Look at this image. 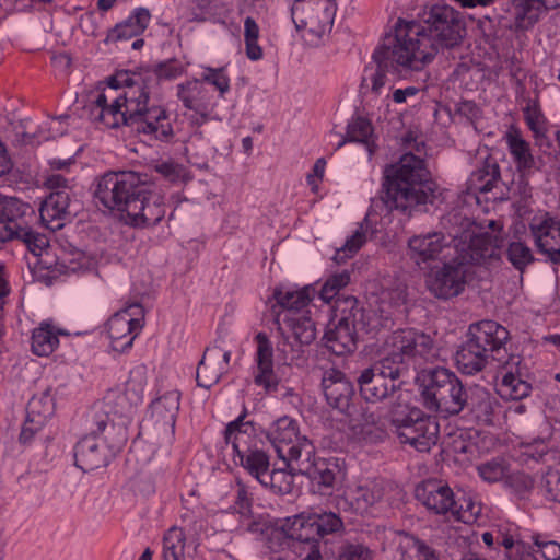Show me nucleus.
<instances>
[{
    "label": "nucleus",
    "mask_w": 560,
    "mask_h": 560,
    "mask_svg": "<svg viewBox=\"0 0 560 560\" xmlns=\"http://www.w3.org/2000/svg\"><path fill=\"white\" fill-rule=\"evenodd\" d=\"M454 247L457 259L464 264L485 265L500 258L498 238L489 233L470 236L468 242H459Z\"/></svg>",
    "instance_id": "nucleus-24"
},
{
    "label": "nucleus",
    "mask_w": 560,
    "mask_h": 560,
    "mask_svg": "<svg viewBox=\"0 0 560 560\" xmlns=\"http://www.w3.org/2000/svg\"><path fill=\"white\" fill-rule=\"evenodd\" d=\"M481 513V508L470 497H455V506L450 511V515L463 523L474 522Z\"/></svg>",
    "instance_id": "nucleus-49"
},
{
    "label": "nucleus",
    "mask_w": 560,
    "mask_h": 560,
    "mask_svg": "<svg viewBox=\"0 0 560 560\" xmlns=\"http://www.w3.org/2000/svg\"><path fill=\"white\" fill-rule=\"evenodd\" d=\"M524 117L529 129L539 135L545 130V118L536 104H528L524 109Z\"/></svg>",
    "instance_id": "nucleus-61"
},
{
    "label": "nucleus",
    "mask_w": 560,
    "mask_h": 560,
    "mask_svg": "<svg viewBox=\"0 0 560 560\" xmlns=\"http://www.w3.org/2000/svg\"><path fill=\"white\" fill-rule=\"evenodd\" d=\"M200 81L215 86L221 93L229 89V80L221 69L207 68Z\"/></svg>",
    "instance_id": "nucleus-63"
},
{
    "label": "nucleus",
    "mask_w": 560,
    "mask_h": 560,
    "mask_svg": "<svg viewBox=\"0 0 560 560\" xmlns=\"http://www.w3.org/2000/svg\"><path fill=\"white\" fill-rule=\"evenodd\" d=\"M371 551L361 544H346L340 547L338 560H370Z\"/></svg>",
    "instance_id": "nucleus-60"
},
{
    "label": "nucleus",
    "mask_w": 560,
    "mask_h": 560,
    "mask_svg": "<svg viewBox=\"0 0 560 560\" xmlns=\"http://www.w3.org/2000/svg\"><path fill=\"white\" fill-rule=\"evenodd\" d=\"M153 170L168 183L186 182L189 179L186 168L173 161H163L156 163Z\"/></svg>",
    "instance_id": "nucleus-54"
},
{
    "label": "nucleus",
    "mask_w": 560,
    "mask_h": 560,
    "mask_svg": "<svg viewBox=\"0 0 560 560\" xmlns=\"http://www.w3.org/2000/svg\"><path fill=\"white\" fill-rule=\"evenodd\" d=\"M155 75L153 84H158L161 79L171 80L182 74L183 67L177 60L171 59L160 62L153 69H149Z\"/></svg>",
    "instance_id": "nucleus-58"
},
{
    "label": "nucleus",
    "mask_w": 560,
    "mask_h": 560,
    "mask_svg": "<svg viewBox=\"0 0 560 560\" xmlns=\"http://www.w3.org/2000/svg\"><path fill=\"white\" fill-rule=\"evenodd\" d=\"M509 330L493 320H481L469 325L465 341L455 353L458 371L465 375H476L483 371L490 361H503Z\"/></svg>",
    "instance_id": "nucleus-3"
},
{
    "label": "nucleus",
    "mask_w": 560,
    "mask_h": 560,
    "mask_svg": "<svg viewBox=\"0 0 560 560\" xmlns=\"http://www.w3.org/2000/svg\"><path fill=\"white\" fill-rule=\"evenodd\" d=\"M390 422L399 442L418 452H430L440 438L438 420L416 407L405 411L392 410Z\"/></svg>",
    "instance_id": "nucleus-8"
},
{
    "label": "nucleus",
    "mask_w": 560,
    "mask_h": 560,
    "mask_svg": "<svg viewBox=\"0 0 560 560\" xmlns=\"http://www.w3.org/2000/svg\"><path fill=\"white\" fill-rule=\"evenodd\" d=\"M506 141L510 153L516 164L522 177H527L538 170L536 161L530 152L529 143L522 138L518 131L506 133Z\"/></svg>",
    "instance_id": "nucleus-35"
},
{
    "label": "nucleus",
    "mask_w": 560,
    "mask_h": 560,
    "mask_svg": "<svg viewBox=\"0 0 560 560\" xmlns=\"http://www.w3.org/2000/svg\"><path fill=\"white\" fill-rule=\"evenodd\" d=\"M361 396L371 402L383 400L398 401L401 399L402 382H395L369 368L361 372L358 377Z\"/></svg>",
    "instance_id": "nucleus-21"
},
{
    "label": "nucleus",
    "mask_w": 560,
    "mask_h": 560,
    "mask_svg": "<svg viewBox=\"0 0 560 560\" xmlns=\"http://www.w3.org/2000/svg\"><path fill=\"white\" fill-rule=\"evenodd\" d=\"M464 262L454 258L430 272L427 279L428 290L438 299L448 300L459 295L466 285Z\"/></svg>",
    "instance_id": "nucleus-14"
},
{
    "label": "nucleus",
    "mask_w": 560,
    "mask_h": 560,
    "mask_svg": "<svg viewBox=\"0 0 560 560\" xmlns=\"http://www.w3.org/2000/svg\"><path fill=\"white\" fill-rule=\"evenodd\" d=\"M535 553H539L546 560H560V544L555 540L535 538Z\"/></svg>",
    "instance_id": "nucleus-62"
},
{
    "label": "nucleus",
    "mask_w": 560,
    "mask_h": 560,
    "mask_svg": "<svg viewBox=\"0 0 560 560\" xmlns=\"http://www.w3.org/2000/svg\"><path fill=\"white\" fill-rule=\"evenodd\" d=\"M366 236L362 229H358L349 238H347L345 245L337 249L334 259L340 264L346 259L352 257L365 243Z\"/></svg>",
    "instance_id": "nucleus-55"
},
{
    "label": "nucleus",
    "mask_w": 560,
    "mask_h": 560,
    "mask_svg": "<svg viewBox=\"0 0 560 560\" xmlns=\"http://www.w3.org/2000/svg\"><path fill=\"white\" fill-rule=\"evenodd\" d=\"M283 532L285 536L292 540H296L300 542L306 544H318L319 536L315 528V522L312 518V515H298L292 521H288V523L283 526Z\"/></svg>",
    "instance_id": "nucleus-39"
},
{
    "label": "nucleus",
    "mask_w": 560,
    "mask_h": 560,
    "mask_svg": "<svg viewBox=\"0 0 560 560\" xmlns=\"http://www.w3.org/2000/svg\"><path fill=\"white\" fill-rule=\"evenodd\" d=\"M355 316L358 319V327L361 332H380L382 329H390L394 325V312L380 305L378 313L376 311H365L359 305L355 299L353 305Z\"/></svg>",
    "instance_id": "nucleus-36"
},
{
    "label": "nucleus",
    "mask_w": 560,
    "mask_h": 560,
    "mask_svg": "<svg viewBox=\"0 0 560 560\" xmlns=\"http://www.w3.org/2000/svg\"><path fill=\"white\" fill-rule=\"evenodd\" d=\"M529 231L539 253L553 264H560V220L545 212L529 223Z\"/></svg>",
    "instance_id": "nucleus-17"
},
{
    "label": "nucleus",
    "mask_w": 560,
    "mask_h": 560,
    "mask_svg": "<svg viewBox=\"0 0 560 560\" xmlns=\"http://www.w3.org/2000/svg\"><path fill=\"white\" fill-rule=\"evenodd\" d=\"M416 498L430 512L436 515H450L455 506V494L442 480L429 479L417 486Z\"/></svg>",
    "instance_id": "nucleus-25"
},
{
    "label": "nucleus",
    "mask_w": 560,
    "mask_h": 560,
    "mask_svg": "<svg viewBox=\"0 0 560 560\" xmlns=\"http://www.w3.org/2000/svg\"><path fill=\"white\" fill-rule=\"evenodd\" d=\"M270 470V458L265 452L253 451L247 455V474L261 486Z\"/></svg>",
    "instance_id": "nucleus-50"
},
{
    "label": "nucleus",
    "mask_w": 560,
    "mask_h": 560,
    "mask_svg": "<svg viewBox=\"0 0 560 560\" xmlns=\"http://www.w3.org/2000/svg\"><path fill=\"white\" fill-rule=\"evenodd\" d=\"M244 427L245 407L235 420L226 424L224 430L225 446L223 447V456L224 462L231 471L235 468L244 467V452L238 443V436L245 433Z\"/></svg>",
    "instance_id": "nucleus-31"
},
{
    "label": "nucleus",
    "mask_w": 560,
    "mask_h": 560,
    "mask_svg": "<svg viewBox=\"0 0 560 560\" xmlns=\"http://www.w3.org/2000/svg\"><path fill=\"white\" fill-rule=\"evenodd\" d=\"M350 282V273L347 270L330 276L318 292L319 298L329 303L341 289Z\"/></svg>",
    "instance_id": "nucleus-52"
},
{
    "label": "nucleus",
    "mask_w": 560,
    "mask_h": 560,
    "mask_svg": "<svg viewBox=\"0 0 560 560\" xmlns=\"http://www.w3.org/2000/svg\"><path fill=\"white\" fill-rule=\"evenodd\" d=\"M125 126L131 128V131L143 133L150 139L160 141H170L174 137L166 110L156 105L139 109L137 113L127 115L122 118Z\"/></svg>",
    "instance_id": "nucleus-12"
},
{
    "label": "nucleus",
    "mask_w": 560,
    "mask_h": 560,
    "mask_svg": "<svg viewBox=\"0 0 560 560\" xmlns=\"http://www.w3.org/2000/svg\"><path fill=\"white\" fill-rule=\"evenodd\" d=\"M322 387L329 406L349 417L353 416L354 406L351 400L354 389L342 372L336 369L326 371L322 378Z\"/></svg>",
    "instance_id": "nucleus-23"
},
{
    "label": "nucleus",
    "mask_w": 560,
    "mask_h": 560,
    "mask_svg": "<svg viewBox=\"0 0 560 560\" xmlns=\"http://www.w3.org/2000/svg\"><path fill=\"white\" fill-rule=\"evenodd\" d=\"M500 182V167L493 160H486L483 165L471 173L468 179L470 189L479 192L491 191Z\"/></svg>",
    "instance_id": "nucleus-40"
},
{
    "label": "nucleus",
    "mask_w": 560,
    "mask_h": 560,
    "mask_svg": "<svg viewBox=\"0 0 560 560\" xmlns=\"http://www.w3.org/2000/svg\"><path fill=\"white\" fill-rule=\"evenodd\" d=\"M373 135V127L371 122L363 117L352 118L347 127L346 138L338 147H341L345 142H359L365 144L369 155L371 156L374 152V145L371 143V137Z\"/></svg>",
    "instance_id": "nucleus-43"
},
{
    "label": "nucleus",
    "mask_w": 560,
    "mask_h": 560,
    "mask_svg": "<svg viewBox=\"0 0 560 560\" xmlns=\"http://www.w3.org/2000/svg\"><path fill=\"white\" fill-rule=\"evenodd\" d=\"M59 343L57 335L49 325H40L32 334V351L38 357H48Z\"/></svg>",
    "instance_id": "nucleus-45"
},
{
    "label": "nucleus",
    "mask_w": 560,
    "mask_h": 560,
    "mask_svg": "<svg viewBox=\"0 0 560 560\" xmlns=\"http://www.w3.org/2000/svg\"><path fill=\"white\" fill-rule=\"evenodd\" d=\"M145 189L138 173L110 172L98 180L94 195L104 207L126 214L127 220L131 213H137Z\"/></svg>",
    "instance_id": "nucleus-6"
},
{
    "label": "nucleus",
    "mask_w": 560,
    "mask_h": 560,
    "mask_svg": "<svg viewBox=\"0 0 560 560\" xmlns=\"http://www.w3.org/2000/svg\"><path fill=\"white\" fill-rule=\"evenodd\" d=\"M185 534L180 528L172 527L163 539L162 560H183L185 550Z\"/></svg>",
    "instance_id": "nucleus-46"
},
{
    "label": "nucleus",
    "mask_w": 560,
    "mask_h": 560,
    "mask_svg": "<svg viewBox=\"0 0 560 560\" xmlns=\"http://www.w3.org/2000/svg\"><path fill=\"white\" fill-rule=\"evenodd\" d=\"M151 19V14L145 8H138L133 14L125 22L117 24L109 31L106 40L117 42L129 39L144 32Z\"/></svg>",
    "instance_id": "nucleus-37"
},
{
    "label": "nucleus",
    "mask_w": 560,
    "mask_h": 560,
    "mask_svg": "<svg viewBox=\"0 0 560 560\" xmlns=\"http://www.w3.org/2000/svg\"><path fill=\"white\" fill-rule=\"evenodd\" d=\"M450 249L447 236L442 232H429L410 237L407 254L419 268H423L422 265L427 267L436 259L447 258Z\"/></svg>",
    "instance_id": "nucleus-18"
},
{
    "label": "nucleus",
    "mask_w": 560,
    "mask_h": 560,
    "mask_svg": "<svg viewBox=\"0 0 560 560\" xmlns=\"http://www.w3.org/2000/svg\"><path fill=\"white\" fill-rule=\"evenodd\" d=\"M508 466L502 459H492L478 466L479 476L488 482H497L506 475Z\"/></svg>",
    "instance_id": "nucleus-56"
},
{
    "label": "nucleus",
    "mask_w": 560,
    "mask_h": 560,
    "mask_svg": "<svg viewBox=\"0 0 560 560\" xmlns=\"http://www.w3.org/2000/svg\"><path fill=\"white\" fill-rule=\"evenodd\" d=\"M42 222L50 230H59L72 217L71 192L67 189L51 191L39 208Z\"/></svg>",
    "instance_id": "nucleus-27"
},
{
    "label": "nucleus",
    "mask_w": 560,
    "mask_h": 560,
    "mask_svg": "<svg viewBox=\"0 0 560 560\" xmlns=\"http://www.w3.org/2000/svg\"><path fill=\"white\" fill-rule=\"evenodd\" d=\"M407 301V285L396 279H388L380 294L381 306L392 311L401 307Z\"/></svg>",
    "instance_id": "nucleus-44"
},
{
    "label": "nucleus",
    "mask_w": 560,
    "mask_h": 560,
    "mask_svg": "<svg viewBox=\"0 0 560 560\" xmlns=\"http://www.w3.org/2000/svg\"><path fill=\"white\" fill-rule=\"evenodd\" d=\"M55 412V399L51 389L47 388L39 395H34L27 404L26 416L28 423L42 428Z\"/></svg>",
    "instance_id": "nucleus-38"
},
{
    "label": "nucleus",
    "mask_w": 560,
    "mask_h": 560,
    "mask_svg": "<svg viewBox=\"0 0 560 560\" xmlns=\"http://www.w3.org/2000/svg\"><path fill=\"white\" fill-rule=\"evenodd\" d=\"M355 298L348 296L337 301L336 310L340 313L337 324L325 334L326 346L337 355L353 352L361 334L353 308Z\"/></svg>",
    "instance_id": "nucleus-10"
},
{
    "label": "nucleus",
    "mask_w": 560,
    "mask_h": 560,
    "mask_svg": "<svg viewBox=\"0 0 560 560\" xmlns=\"http://www.w3.org/2000/svg\"><path fill=\"white\" fill-rule=\"evenodd\" d=\"M0 228H2L3 243L13 238L21 240L35 256H40L49 245L46 235L34 232L30 228L20 226L15 220H9L8 224Z\"/></svg>",
    "instance_id": "nucleus-34"
},
{
    "label": "nucleus",
    "mask_w": 560,
    "mask_h": 560,
    "mask_svg": "<svg viewBox=\"0 0 560 560\" xmlns=\"http://www.w3.org/2000/svg\"><path fill=\"white\" fill-rule=\"evenodd\" d=\"M317 291L312 285L300 290L278 288L273 292L277 303L283 308L279 316L303 314V310L314 299Z\"/></svg>",
    "instance_id": "nucleus-33"
},
{
    "label": "nucleus",
    "mask_w": 560,
    "mask_h": 560,
    "mask_svg": "<svg viewBox=\"0 0 560 560\" xmlns=\"http://www.w3.org/2000/svg\"><path fill=\"white\" fill-rule=\"evenodd\" d=\"M154 81L155 75L151 73L149 68H141L138 72H133L131 80L125 86L124 94L114 101V107L110 109L114 113L113 115L124 118L141 108H145Z\"/></svg>",
    "instance_id": "nucleus-13"
},
{
    "label": "nucleus",
    "mask_w": 560,
    "mask_h": 560,
    "mask_svg": "<svg viewBox=\"0 0 560 560\" xmlns=\"http://www.w3.org/2000/svg\"><path fill=\"white\" fill-rule=\"evenodd\" d=\"M545 4L541 0H513L511 13L518 27H528L537 22Z\"/></svg>",
    "instance_id": "nucleus-41"
},
{
    "label": "nucleus",
    "mask_w": 560,
    "mask_h": 560,
    "mask_svg": "<svg viewBox=\"0 0 560 560\" xmlns=\"http://www.w3.org/2000/svg\"><path fill=\"white\" fill-rule=\"evenodd\" d=\"M179 409V394L170 392L155 399L150 406V416L144 420L149 429L173 432Z\"/></svg>",
    "instance_id": "nucleus-28"
},
{
    "label": "nucleus",
    "mask_w": 560,
    "mask_h": 560,
    "mask_svg": "<svg viewBox=\"0 0 560 560\" xmlns=\"http://www.w3.org/2000/svg\"><path fill=\"white\" fill-rule=\"evenodd\" d=\"M270 441L278 456L288 463L291 470L302 458L315 455L313 443L300 434L298 423L289 417L277 420Z\"/></svg>",
    "instance_id": "nucleus-9"
},
{
    "label": "nucleus",
    "mask_w": 560,
    "mask_h": 560,
    "mask_svg": "<svg viewBox=\"0 0 560 560\" xmlns=\"http://www.w3.org/2000/svg\"><path fill=\"white\" fill-rule=\"evenodd\" d=\"M541 487L546 499L560 503V471L548 470L542 477Z\"/></svg>",
    "instance_id": "nucleus-59"
},
{
    "label": "nucleus",
    "mask_w": 560,
    "mask_h": 560,
    "mask_svg": "<svg viewBox=\"0 0 560 560\" xmlns=\"http://www.w3.org/2000/svg\"><path fill=\"white\" fill-rule=\"evenodd\" d=\"M498 399L483 386L466 385L456 416L465 412L476 423L489 425L493 423Z\"/></svg>",
    "instance_id": "nucleus-16"
},
{
    "label": "nucleus",
    "mask_w": 560,
    "mask_h": 560,
    "mask_svg": "<svg viewBox=\"0 0 560 560\" xmlns=\"http://www.w3.org/2000/svg\"><path fill=\"white\" fill-rule=\"evenodd\" d=\"M177 96L187 109L200 117L196 118V124L205 122L213 110V94L202 81L192 80L179 84Z\"/></svg>",
    "instance_id": "nucleus-26"
},
{
    "label": "nucleus",
    "mask_w": 560,
    "mask_h": 560,
    "mask_svg": "<svg viewBox=\"0 0 560 560\" xmlns=\"http://www.w3.org/2000/svg\"><path fill=\"white\" fill-rule=\"evenodd\" d=\"M434 342L430 335L413 328L397 329L384 340L385 354L371 368L395 382L409 370L415 358L433 357Z\"/></svg>",
    "instance_id": "nucleus-4"
},
{
    "label": "nucleus",
    "mask_w": 560,
    "mask_h": 560,
    "mask_svg": "<svg viewBox=\"0 0 560 560\" xmlns=\"http://www.w3.org/2000/svg\"><path fill=\"white\" fill-rule=\"evenodd\" d=\"M292 470L307 476L323 492L331 490L345 476L337 459H316L314 455L302 458Z\"/></svg>",
    "instance_id": "nucleus-20"
},
{
    "label": "nucleus",
    "mask_w": 560,
    "mask_h": 560,
    "mask_svg": "<svg viewBox=\"0 0 560 560\" xmlns=\"http://www.w3.org/2000/svg\"><path fill=\"white\" fill-rule=\"evenodd\" d=\"M506 257L512 266L521 273L535 260L530 247L521 241L511 242L509 244Z\"/></svg>",
    "instance_id": "nucleus-48"
},
{
    "label": "nucleus",
    "mask_w": 560,
    "mask_h": 560,
    "mask_svg": "<svg viewBox=\"0 0 560 560\" xmlns=\"http://www.w3.org/2000/svg\"><path fill=\"white\" fill-rule=\"evenodd\" d=\"M422 405L443 417L456 416L466 384L451 370L433 368L423 370L418 377Z\"/></svg>",
    "instance_id": "nucleus-5"
},
{
    "label": "nucleus",
    "mask_w": 560,
    "mask_h": 560,
    "mask_svg": "<svg viewBox=\"0 0 560 560\" xmlns=\"http://www.w3.org/2000/svg\"><path fill=\"white\" fill-rule=\"evenodd\" d=\"M399 560H430L431 549L415 536H406L399 545Z\"/></svg>",
    "instance_id": "nucleus-47"
},
{
    "label": "nucleus",
    "mask_w": 560,
    "mask_h": 560,
    "mask_svg": "<svg viewBox=\"0 0 560 560\" xmlns=\"http://www.w3.org/2000/svg\"><path fill=\"white\" fill-rule=\"evenodd\" d=\"M311 515L315 522V528L319 539L326 535L335 534L343 528L341 518L334 512L313 513Z\"/></svg>",
    "instance_id": "nucleus-51"
},
{
    "label": "nucleus",
    "mask_w": 560,
    "mask_h": 560,
    "mask_svg": "<svg viewBox=\"0 0 560 560\" xmlns=\"http://www.w3.org/2000/svg\"><path fill=\"white\" fill-rule=\"evenodd\" d=\"M230 359V352L219 347L207 348L200 360L196 380L200 387L210 388L217 384L223 375Z\"/></svg>",
    "instance_id": "nucleus-29"
},
{
    "label": "nucleus",
    "mask_w": 560,
    "mask_h": 560,
    "mask_svg": "<svg viewBox=\"0 0 560 560\" xmlns=\"http://www.w3.org/2000/svg\"><path fill=\"white\" fill-rule=\"evenodd\" d=\"M337 5L332 0H295L291 18L300 37L318 46L332 28Z\"/></svg>",
    "instance_id": "nucleus-7"
},
{
    "label": "nucleus",
    "mask_w": 560,
    "mask_h": 560,
    "mask_svg": "<svg viewBox=\"0 0 560 560\" xmlns=\"http://www.w3.org/2000/svg\"><path fill=\"white\" fill-rule=\"evenodd\" d=\"M383 186L386 206L409 215L413 211H425L438 198V184L425 160L411 152L384 168Z\"/></svg>",
    "instance_id": "nucleus-2"
},
{
    "label": "nucleus",
    "mask_w": 560,
    "mask_h": 560,
    "mask_svg": "<svg viewBox=\"0 0 560 560\" xmlns=\"http://www.w3.org/2000/svg\"><path fill=\"white\" fill-rule=\"evenodd\" d=\"M137 213H131L127 223L135 226H153L165 215V207L162 197L148 188L140 198Z\"/></svg>",
    "instance_id": "nucleus-32"
},
{
    "label": "nucleus",
    "mask_w": 560,
    "mask_h": 560,
    "mask_svg": "<svg viewBox=\"0 0 560 560\" xmlns=\"http://www.w3.org/2000/svg\"><path fill=\"white\" fill-rule=\"evenodd\" d=\"M254 384L261 387L266 394L278 390L280 378L275 371L273 343L266 332H258L254 337Z\"/></svg>",
    "instance_id": "nucleus-15"
},
{
    "label": "nucleus",
    "mask_w": 560,
    "mask_h": 560,
    "mask_svg": "<svg viewBox=\"0 0 560 560\" xmlns=\"http://www.w3.org/2000/svg\"><path fill=\"white\" fill-rule=\"evenodd\" d=\"M385 46V38L383 39V43L377 46V48L374 50L372 58L377 65V68L369 75L364 77L362 81V89L364 90V93H371L376 96L385 95V98L389 97V89L387 88L388 79L386 75V71H392L397 74H407L410 72H419L420 70L415 69H397L396 67L388 63V61H382L377 57V52Z\"/></svg>",
    "instance_id": "nucleus-30"
},
{
    "label": "nucleus",
    "mask_w": 560,
    "mask_h": 560,
    "mask_svg": "<svg viewBox=\"0 0 560 560\" xmlns=\"http://www.w3.org/2000/svg\"><path fill=\"white\" fill-rule=\"evenodd\" d=\"M110 404V397H107L102 402L94 405L96 429L92 430L91 435L81 439L74 447V465L83 471L94 470L105 464V456L100 450L94 434L103 432L109 423L113 425V420L109 419Z\"/></svg>",
    "instance_id": "nucleus-11"
},
{
    "label": "nucleus",
    "mask_w": 560,
    "mask_h": 560,
    "mask_svg": "<svg viewBox=\"0 0 560 560\" xmlns=\"http://www.w3.org/2000/svg\"><path fill=\"white\" fill-rule=\"evenodd\" d=\"M522 359L517 354H508L498 364L501 383L498 393L504 399L520 400L530 394L532 385L523 378Z\"/></svg>",
    "instance_id": "nucleus-19"
},
{
    "label": "nucleus",
    "mask_w": 560,
    "mask_h": 560,
    "mask_svg": "<svg viewBox=\"0 0 560 560\" xmlns=\"http://www.w3.org/2000/svg\"><path fill=\"white\" fill-rule=\"evenodd\" d=\"M292 485L293 477L291 474L283 469H271L268 475H265V482L262 487L283 494L291 491Z\"/></svg>",
    "instance_id": "nucleus-53"
},
{
    "label": "nucleus",
    "mask_w": 560,
    "mask_h": 560,
    "mask_svg": "<svg viewBox=\"0 0 560 560\" xmlns=\"http://www.w3.org/2000/svg\"><path fill=\"white\" fill-rule=\"evenodd\" d=\"M259 37V27L257 23L247 18V58L257 61L262 59L264 49L260 45H258L257 40Z\"/></svg>",
    "instance_id": "nucleus-57"
},
{
    "label": "nucleus",
    "mask_w": 560,
    "mask_h": 560,
    "mask_svg": "<svg viewBox=\"0 0 560 560\" xmlns=\"http://www.w3.org/2000/svg\"><path fill=\"white\" fill-rule=\"evenodd\" d=\"M382 498L378 489H371L368 486H360L355 490V500L360 506L366 508L373 505Z\"/></svg>",
    "instance_id": "nucleus-64"
},
{
    "label": "nucleus",
    "mask_w": 560,
    "mask_h": 560,
    "mask_svg": "<svg viewBox=\"0 0 560 560\" xmlns=\"http://www.w3.org/2000/svg\"><path fill=\"white\" fill-rule=\"evenodd\" d=\"M466 27L462 14L448 5H433L418 20L399 19L376 54L397 69L423 70L442 49L459 45Z\"/></svg>",
    "instance_id": "nucleus-1"
},
{
    "label": "nucleus",
    "mask_w": 560,
    "mask_h": 560,
    "mask_svg": "<svg viewBox=\"0 0 560 560\" xmlns=\"http://www.w3.org/2000/svg\"><path fill=\"white\" fill-rule=\"evenodd\" d=\"M283 323L301 345H311L315 340L316 327L310 316L305 314L285 315Z\"/></svg>",
    "instance_id": "nucleus-42"
},
{
    "label": "nucleus",
    "mask_w": 560,
    "mask_h": 560,
    "mask_svg": "<svg viewBox=\"0 0 560 560\" xmlns=\"http://www.w3.org/2000/svg\"><path fill=\"white\" fill-rule=\"evenodd\" d=\"M142 313L140 304H132L108 319L107 332L115 351H124L132 345L136 337L133 331L140 327V319L136 316Z\"/></svg>",
    "instance_id": "nucleus-22"
}]
</instances>
